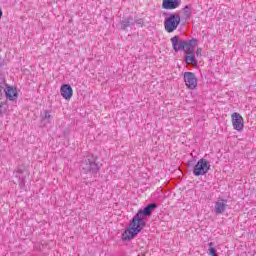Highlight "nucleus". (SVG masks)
Masks as SVG:
<instances>
[{"instance_id": "14", "label": "nucleus", "mask_w": 256, "mask_h": 256, "mask_svg": "<svg viewBox=\"0 0 256 256\" xmlns=\"http://www.w3.org/2000/svg\"><path fill=\"white\" fill-rule=\"evenodd\" d=\"M131 23H133V19L131 18H126L124 20L121 21V29H127V27H129V25H131Z\"/></svg>"}, {"instance_id": "13", "label": "nucleus", "mask_w": 256, "mask_h": 256, "mask_svg": "<svg viewBox=\"0 0 256 256\" xmlns=\"http://www.w3.org/2000/svg\"><path fill=\"white\" fill-rule=\"evenodd\" d=\"M42 121L45 123H51V119H53V116H51V111L45 110L42 115Z\"/></svg>"}, {"instance_id": "9", "label": "nucleus", "mask_w": 256, "mask_h": 256, "mask_svg": "<svg viewBox=\"0 0 256 256\" xmlns=\"http://www.w3.org/2000/svg\"><path fill=\"white\" fill-rule=\"evenodd\" d=\"M60 95L63 97V99H66V101H69L71 97H73V88L69 84H63L60 88Z\"/></svg>"}, {"instance_id": "2", "label": "nucleus", "mask_w": 256, "mask_h": 256, "mask_svg": "<svg viewBox=\"0 0 256 256\" xmlns=\"http://www.w3.org/2000/svg\"><path fill=\"white\" fill-rule=\"evenodd\" d=\"M171 43L174 51L184 50L187 65L196 67L197 59H195V47H197V39L183 41L179 39V36H174L171 38Z\"/></svg>"}, {"instance_id": "3", "label": "nucleus", "mask_w": 256, "mask_h": 256, "mask_svg": "<svg viewBox=\"0 0 256 256\" xmlns=\"http://www.w3.org/2000/svg\"><path fill=\"white\" fill-rule=\"evenodd\" d=\"M210 169H211V164L207 161V159L201 158L200 160H198V162L194 166L193 175H195V177H201L203 175H207Z\"/></svg>"}, {"instance_id": "18", "label": "nucleus", "mask_w": 256, "mask_h": 256, "mask_svg": "<svg viewBox=\"0 0 256 256\" xmlns=\"http://www.w3.org/2000/svg\"><path fill=\"white\" fill-rule=\"evenodd\" d=\"M3 17V10L0 9V19Z\"/></svg>"}, {"instance_id": "15", "label": "nucleus", "mask_w": 256, "mask_h": 256, "mask_svg": "<svg viewBox=\"0 0 256 256\" xmlns=\"http://www.w3.org/2000/svg\"><path fill=\"white\" fill-rule=\"evenodd\" d=\"M184 15H185V17H191V7L186 6L184 8Z\"/></svg>"}, {"instance_id": "7", "label": "nucleus", "mask_w": 256, "mask_h": 256, "mask_svg": "<svg viewBox=\"0 0 256 256\" xmlns=\"http://www.w3.org/2000/svg\"><path fill=\"white\" fill-rule=\"evenodd\" d=\"M3 93L6 95V99H9V101H17L19 97V92L17 91V88L13 86H7L6 89L2 88Z\"/></svg>"}, {"instance_id": "12", "label": "nucleus", "mask_w": 256, "mask_h": 256, "mask_svg": "<svg viewBox=\"0 0 256 256\" xmlns=\"http://www.w3.org/2000/svg\"><path fill=\"white\" fill-rule=\"evenodd\" d=\"M181 5V0H163V9H177Z\"/></svg>"}, {"instance_id": "1", "label": "nucleus", "mask_w": 256, "mask_h": 256, "mask_svg": "<svg viewBox=\"0 0 256 256\" xmlns=\"http://www.w3.org/2000/svg\"><path fill=\"white\" fill-rule=\"evenodd\" d=\"M153 209H157V204H149L144 209L138 211L122 234L123 241H131V239H135L143 231L145 225H147V217L153 213Z\"/></svg>"}, {"instance_id": "4", "label": "nucleus", "mask_w": 256, "mask_h": 256, "mask_svg": "<svg viewBox=\"0 0 256 256\" xmlns=\"http://www.w3.org/2000/svg\"><path fill=\"white\" fill-rule=\"evenodd\" d=\"M181 23V17L179 14H172L168 18H166L164 22V27L167 31V33H173L179 27V24Z\"/></svg>"}, {"instance_id": "5", "label": "nucleus", "mask_w": 256, "mask_h": 256, "mask_svg": "<svg viewBox=\"0 0 256 256\" xmlns=\"http://www.w3.org/2000/svg\"><path fill=\"white\" fill-rule=\"evenodd\" d=\"M231 121H232V126L233 129H235V131H238L239 133H241V131H243L244 127H245V122L243 120V116H241V114L234 112L231 115Z\"/></svg>"}, {"instance_id": "6", "label": "nucleus", "mask_w": 256, "mask_h": 256, "mask_svg": "<svg viewBox=\"0 0 256 256\" xmlns=\"http://www.w3.org/2000/svg\"><path fill=\"white\" fill-rule=\"evenodd\" d=\"M184 82L188 89H197V76L193 72H185L184 75Z\"/></svg>"}, {"instance_id": "17", "label": "nucleus", "mask_w": 256, "mask_h": 256, "mask_svg": "<svg viewBox=\"0 0 256 256\" xmlns=\"http://www.w3.org/2000/svg\"><path fill=\"white\" fill-rule=\"evenodd\" d=\"M208 253H209V255H211V256H217V250H215V248H213V247H210V248L208 249Z\"/></svg>"}, {"instance_id": "10", "label": "nucleus", "mask_w": 256, "mask_h": 256, "mask_svg": "<svg viewBox=\"0 0 256 256\" xmlns=\"http://www.w3.org/2000/svg\"><path fill=\"white\" fill-rule=\"evenodd\" d=\"M83 170L85 173H91L92 175H95L99 171V165L94 161L88 160V163H86L85 167H83Z\"/></svg>"}, {"instance_id": "11", "label": "nucleus", "mask_w": 256, "mask_h": 256, "mask_svg": "<svg viewBox=\"0 0 256 256\" xmlns=\"http://www.w3.org/2000/svg\"><path fill=\"white\" fill-rule=\"evenodd\" d=\"M3 97V87L0 86V99ZM11 110H9V105L6 103L0 104V117H8L10 115Z\"/></svg>"}, {"instance_id": "16", "label": "nucleus", "mask_w": 256, "mask_h": 256, "mask_svg": "<svg viewBox=\"0 0 256 256\" xmlns=\"http://www.w3.org/2000/svg\"><path fill=\"white\" fill-rule=\"evenodd\" d=\"M202 53H203L202 48H197L196 51L194 50V59H195V55L196 57H201Z\"/></svg>"}, {"instance_id": "8", "label": "nucleus", "mask_w": 256, "mask_h": 256, "mask_svg": "<svg viewBox=\"0 0 256 256\" xmlns=\"http://www.w3.org/2000/svg\"><path fill=\"white\" fill-rule=\"evenodd\" d=\"M226 209H227V200L220 198L214 203V213H216V215L223 214V212L226 211Z\"/></svg>"}]
</instances>
